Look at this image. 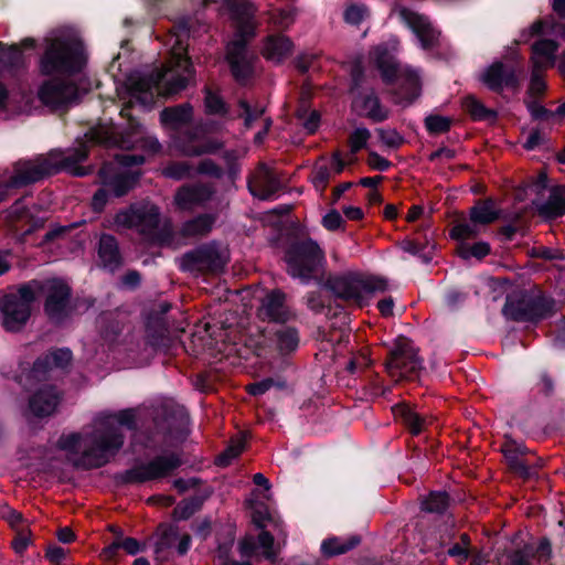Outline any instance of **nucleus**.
Returning <instances> with one entry per match:
<instances>
[{
	"label": "nucleus",
	"mask_w": 565,
	"mask_h": 565,
	"mask_svg": "<svg viewBox=\"0 0 565 565\" xmlns=\"http://www.w3.org/2000/svg\"><path fill=\"white\" fill-rule=\"evenodd\" d=\"M88 148L82 145L68 150L66 156L60 149L51 150L47 156L40 154L34 160H19L14 164V173L9 179L11 188H23L34 184L63 170H73L75 175L85 174L78 163L88 158Z\"/></svg>",
	"instance_id": "1"
},
{
	"label": "nucleus",
	"mask_w": 565,
	"mask_h": 565,
	"mask_svg": "<svg viewBox=\"0 0 565 565\" xmlns=\"http://www.w3.org/2000/svg\"><path fill=\"white\" fill-rule=\"evenodd\" d=\"M557 312L556 300L541 289H523L509 294L502 315L510 321L537 324Z\"/></svg>",
	"instance_id": "2"
},
{
	"label": "nucleus",
	"mask_w": 565,
	"mask_h": 565,
	"mask_svg": "<svg viewBox=\"0 0 565 565\" xmlns=\"http://www.w3.org/2000/svg\"><path fill=\"white\" fill-rule=\"evenodd\" d=\"M30 284L35 296H44L43 312L47 321L55 328L64 327L76 311L72 287L60 277L33 279Z\"/></svg>",
	"instance_id": "3"
},
{
	"label": "nucleus",
	"mask_w": 565,
	"mask_h": 565,
	"mask_svg": "<svg viewBox=\"0 0 565 565\" xmlns=\"http://www.w3.org/2000/svg\"><path fill=\"white\" fill-rule=\"evenodd\" d=\"M318 282L323 289L331 292L334 300H341L360 308L367 303V295L386 289L384 279L377 277L364 278L354 271L329 275L324 280L320 278Z\"/></svg>",
	"instance_id": "4"
},
{
	"label": "nucleus",
	"mask_w": 565,
	"mask_h": 565,
	"mask_svg": "<svg viewBox=\"0 0 565 565\" xmlns=\"http://www.w3.org/2000/svg\"><path fill=\"white\" fill-rule=\"evenodd\" d=\"M86 65L84 49L79 42L65 39H53L46 45L39 63L40 73L44 76H73Z\"/></svg>",
	"instance_id": "5"
},
{
	"label": "nucleus",
	"mask_w": 565,
	"mask_h": 565,
	"mask_svg": "<svg viewBox=\"0 0 565 565\" xmlns=\"http://www.w3.org/2000/svg\"><path fill=\"white\" fill-rule=\"evenodd\" d=\"M401 20L416 35L420 49L428 58L449 63L456 58V51L441 32L436 30L429 20L409 8L402 7L398 10Z\"/></svg>",
	"instance_id": "6"
},
{
	"label": "nucleus",
	"mask_w": 565,
	"mask_h": 565,
	"mask_svg": "<svg viewBox=\"0 0 565 565\" xmlns=\"http://www.w3.org/2000/svg\"><path fill=\"white\" fill-rule=\"evenodd\" d=\"M284 260L287 274L306 285L317 278L326 257L319 244L307 237L290 242L284 250Z\"/></svg>",
	"instance_id": "7"
},
{
	"label": "nucleus",
	"mask_w": 565,
	"mask_h": 565,
	"mask_svg": "<svg viewBox=\"0 0 565 565\" xmlns=\"http://www.w3.org/2000/svg\"><path fill=\"white\" fill-rule=\"evenodd\" d=\"M125 435L115 423L100 420V428L92 436V443L81 455L76 466L98 469L106 466L122 448Z\"/></svg>",
	"instance_id": "8"
},
{
	"label": "nucleus",
	"mask_w": 565,
	"mask_h": 565,
	"mask_svg": "<svg viewBox=\"0 0 565 565\" xmlns=\"http://www.w3.org/2000/svg\"><path fill=\"white\" fill-rule=\"evenodd\" d=\"M183 465L179 454L154 456L148 461H137L131 468L114 475L117 487L142 484L149 481L160 480L174 473Z\"/></svg>",
	"instance_id": "9"
},
{
	"label": "nucleus",
	"mask_w": 565,
	"mask_h": 565,
	"mask_svg": "<svg viewBox=\"0 0 565 565\" xmlns=\"http://www.w3.org/2000/svg\"><path fill=\"white\" fill-rule=\"evenodd\" d=\"M418 348L406 337H398L388 351L384 365L390 376L396 380L415 381L424 371V360Z\"/></svg>",
	"instance_id": "10"
},
{
	"label": "nucleus",
	"mask_w": 565,
	"mask_h": 565,
	"mask_svg": "<svg viewBox=\"0 0 565 565\" xmlns=\"http://www.w3.org/2000/svg\"><path fill=\"white\" fill-rule=\"evenodd\" d=\"M35 300L36 296L30 281L20 285L15 292L6 294L0 299L4 330L8 332L21 331L30 320L32 305Z\"/></svg>",
	"instance_id": "11"
},
{
	"label": "nucleus",
	"mask_w": 565,
	"mask_h": 565,
	"mask_svg": "<svg viewBox=\"0 0 565 565\" xmlns=\"http://www.w3.org/2000/svg\"><path fill=\"white\" fill-rule=\"evenodd\" d=\"M553 547L547 536L539 539L537 543L520 542L498 550L497 565H553Z\"/></svg>",
	"instance_id": "12"
},
{
	"label": "nucleus",
	"mask_w": 565,
	"mask_h": 565,
	"mask_svg": "<svg viewBox=\"0 0 565 565\" xmlns=\"http://www.w3.org/2000/svg\"><path fill=\"white\" fill-rule=\"evenodd\" d=\"M226 259L217 242L203 243L185 252L179 263V269L192 275H217L224 270Z\"/></svg>",
	"instance_id": "13"
},
{
	"label": "nucleus",
	"mask_w": 565,
	"mask_h": 565,
	"mask_svg": "<svg viewBox=\"0 0 565 565\" xmlns=\"http://www.w3.org/2000/svg\"><path fill=\"white\" fill-rule=\"evenodd\" d=\"M499 450L503 456L508 471L523 481L536 477L537 470L543 465L541 458L532 461L530 457L534 456V452L523 441H519L509 435L504 436Z\"/></svg>",
	"instance_id": "14"
},
{
	"label": "nucleus",
	"mask_w": 565,
	"mask_h": 565,
	"mask_svg": "<svg viewBox=\"0 0 565 565\" xmlns=\"http://www.w3.org/2000/svg\"><path fill=\"white\" fill-rule=\"evenodd\" d=\"M257 61L258 56L250 46H244L241 42L225 44V62L239 86H246L254 78Z\"/></svg>",
	"instance_id": "15"
},
{
	"label": "nucleus",
	"mask_w": 565,
	"mask_h": 565,
	"mask_svg": "<svg viewBox=\"0 0 565 565\" xmlns=\"http://www.w3.org/2000/svg\"><path fill=\"white\" fill-rule=\"evenodd\" d=\"M131 105L127 104L120 110V116L127 119V129L120 134L119 146L122 149L142 151L157 154L161 152L162 146L156 136L145 135L143 127L137 118L130 114Z\"/></svg>",
	"instance_id": "16"
},
{
	"label": "nucleus",
	"mask_w": 565,
	"mask_h": 565,
	"mask_svg": "<svg viewBox=\"0 0 565 565\" xmlns=\"http://www.w3.org/2000/svg\"><path fill=\"white\" fill-rule=\"evenodd\" d=\"M39 99L51 109L65 110L79 99L78 88L75 84L62 79H47L39 88Z\"/></svg>",
	"instance_id": "17"
},
{
	"label": "nucleus",
	"mask_w": 565,
	"mask_h": 565,
	"mask_svg": "<svg viewBox=\"0 0 565 565\" xmlns=\"http://www.w3.org/2000/svg\"><path fill=\"white\" fill-rule=\"evenodd\" d=\"M154 425L166 437L182 438L189 433L190 415L184 406L166 403L154 417Z\"/></svg>",
	"instance_id": "18"
},
{
	"label": "nucleus",
	"mask_w": 565,
	"mask_h": 565,
	"mask_svg": "<svg viewBox=\"0 0 565 565\" xmlns=\"http://www.w3.org/2000/svg\"><path fill=\"white\" fill-rule=\"evenodd\" d=\"M247 189L254 198L268 201L281 189V180L276 170L259 162L256 175L247 177Z\"/></svg>",
	"instance_id": "19"
},
{
	"label": "nucleus",
	"mask_w": 565,
	"mask_h": 565,
	"mask_svg": "<svg viewBox=\"0 0 565 565\" xmlns=\"http://www.w3.org/2000/svg\"><path fill=\"white\" fill-rule=\"evenodd\" d=\"M352 110L360 117H365L373 122H383L390 117V109L384 107L375 88L367 87L352 96Z\"/></svg>",
	"instance_id": "20"
},
{
	"label": "nucleus",
	"mask_w": 565,
	"mask_h": 565,
	"mask_svg": "<svg viewBox=\"0 0 565 565\" xmlns=\"http://www.w3.org/2000/svg\"><path fill=\"white\" fill-rule=\"evenodd\" d=\"M482 83L493 93H502L504 88L519 89L520 77L514 66H507L501 61L489 65L481 75Z\"/></svg>",
	"instance_id": "21"
},
{
	"label": "nucleus",
	"mask_w": 565,
	"mask_h": 565,
	"mask_svg": "<svg viewBox=\"0 0 565 565\" xmlns=\"http://www.w3.org/2000/svg\"><path fill=\"white\" fill-rule=\"evenodd\" d=\"M9 217L21 243L26 242L29 236L43 228L46 223V217L34 215L29 207L20 204V200L11 206Z\"/></svg>",
	"instance_id": "22"
},
{
	"label": "nucleus",
	"mask_w": 565,
	"mask_h": 565,
	"mask_svg": "<svg viewBox=\"0 0 565 565\" xmlns=\"http://www.w3.org/2000/svg\"><path fill=\"white\" fill-rule=\"evenodd\" d=\"M258 317L263 321L285 324L292 318V313L286 305V295L280 289L269 291L262 300Z\"/></svg>",
	"instance_id": "23"
},
{
	"label": "nucleus",
	"mask_w": 565,
	"mask_h": 565,
	"mask_svg": "<svg viewBox=\"0 0 565 565\" xmlns=\"http://www.w3.org/2000/svg\"><path fill=\"white\" fill-rule=\"evenodd\" d=\"M62 401V394L54 385H43L29 398V411L38 418L51 416Z\"/></svg>",
	"instance_id": "24"
},
{
	"label": "nucleus",
	"mask_w": 565,
	"mask_h": 565,
	"mask_svg": "<svg viewBox=\"0 0 565 565\" xmlns=\"http://www.w3.org/2000/svg\"><path fill=\"white\" fill-rule=\"evenodd\" d=\"M73 359V353L68 348H56L45 354L40 355L31 370L33 377L38 380L46 379L47 373L53 369H66Z\"/></svg>",
	"instance_id": "25"
},
{
	"label": "nucleus",
	"mask_w": 565,
	"mask_h": 565,
	"mask_svg": "<svg viewBox=\"0 0 565 565\" xmlns=\"http://www.w3.org/2000/svg\"><path fill=\"white\" fill-rule=\"evenodd\" d=\"M195 77V70L191 58L184 55H177L174 60V72L164 83L163 93L173 96L184 90L189 83Z\"/></svg>",
	"instance_id": "26"
},
{
	"label": "nucleus",
	"mask_w": 565,
	"mask_h": 565,
	"mask_svg": "<svg viewBox=\"0 0 565 565\" xmlns=\"http://www.w3.org/2000/svg\"><path fill=\"white\" fill-rule=\"evenodd\" d=\"M97 255L103 268L115 273L124 264V257L119 249L117 238L108 233H103L97 245Z\"/></svg>",
	"instance_id": "27"
},
{
	"label": "nucleus",
	"mask_w": 565,
	"mask_h": 565,
	"mask_svg": "<svg viewBox=\"0 0 565 565\" xmlns=\"http://www.w3.org/2000/svg\"><path fill=\"white\" fill-rule=\"evenodd\" d=\"M175 146L183 156L200 157L202 154L216 153L221 149L222 143L213 140L196 143V132L188 129L177 138Z\"/></svg>",
	"instance_id": "28"
},
{
	"label": "nucleus",
	"mask_w": 565,
	"mask_h": 565,
	"mask_svg": "<svg viewBox=\"0 0 565 565\" xmlns=\"http://www.w3.org/2000/svg\"><path fill=\"white\" fill-rule=\"evenodd\" d=\"M99 175L102 178L103 185L108 188V190L114 194V196L121 198L136 188L140 180L141 172L129 170L115 173L113 175H106L104 170L102 169Z\"/></svg>",
	"instance_id": "29"
},
{
	"label": "nucleus",
	"mask_w": 565,
	"mask_h": 565,
	"mask_svg": "<svg viewBox=\"0 0 565 565\" xmlns=\"http://www.w3.org/2000/svg\"><path fill=\"white\" fill-rule=\"evenodd\" d=\"M214 191L206 184L182 185L174 195V202L181 210L203 204L212 199Z\"/></svg>",
	"instance_id": "30"
},
{
	"label": "nucleus",
	"mask_w": 565,
	"mask_h": 565,
	"mask_svg": "<svg viewBox=\"0 0 565 565\" xmlns=\"http://www.w3.org/2000/svg\"><path fill=\"white\" fill-rule=\"evenodd\" d=\"M146 342L154 350H168L170 348V335L167 320H162L156 315H147Z\"/></svg>",
	"instance_id": "31"
},
{
	"label": "nucleus",
	"mask_w": 565,
	"mask_h": 565,
	"mask_svg": "<svg viewBox=\"0 0 565 565\" xmlns=\"http://www.w3.org/2000/svg\"><path fill=\"white\" fill-rule=\"evenodd\" d=\"M192 120L193 106L190 103L164 107L160 111L161 125L171 130H179L180 128L191 124Z\"/></svg>",
	"instance_id": "32"
},
{
	"label": "nucleus",
	"mask_w": 565,
	"mask_h": 565,
	"mask_svg": "<svg viewBox=\"0 0 565 565\" xmlns=\"http://www.w3.org/2000/svg\"><path fill=\"white\" fill-rule=\"evenodd\" d=\"M374 64L380 72L384 84L393 85L399 72V65L395 56L385 45H377L374 50Z\"/></svg>",
	"instance_id": "33"
},
{
	"label": "nucleus",
	"mask_w": 565,
	"mask_h": 565,
	"mask_svg": "<svg viewBox=\"0 0 565 565\" xmlns=\"http://www.w3.org/2000/svg\"><path fill=\"white\" fill-rule=\"evenodd\" d=\"M217 220L214 213H201L182 223L179 234L182 238H199L211 233Z\"/></svg>",
	"instance_id": "34"
},
{
	"label": "nucleus",
	"mask_w": 565,
	"mask_h": 565,
	"mask_svg": "<svg viewBox=\"0 0 565 565\" xmlns=\"http://www.w3.org/2000/svg\"><path fill=\"white\" fill-rule=\"evenodd\" d=\"M537 214L545 221L565 215V185H553L547 201L536 206Z\"/></svg>",
	"instance_id": "35"
},
{
	"label": "nucleus",
	"mask_w": 565,
	"mask_h": 565,
	"mask_svg": "<svg viewBox=\"0 0 565 565\" xmlns=\"http://www.w3.org/2000/svg\"><path fill=\"white\" fill-rule=\"evenodd\" d=\"M292 49L294 43L289 38L273 34L266 38L262 54L267 61L279 64L292 53Z\"/></svg>",
	"instance_id": "36"
},
{
	"label": "nucleus",
	"mask_w": 565,
	"mask_h": 565,
	"mask_svg": "<svg viewBox=\"0 0 565 565\" xmlns=\"http://www.w3.org/2000/svg\"><path fill=\"white\" fill-rule=\"evenodd\" d=\"M422 93V83L419 75L413 71L404 72L399 85L395 90L396 102L412 104Z\"/></svg>",
	"instance_id": "37"
},
{
	"label": "nucleus",
	"mask_w": 565,
	"mask_h": 565,
	"mask_svg": "<svg viewBox=\"0 0 565 565\" xmlns=\"http://www.w3.org/2000/svg\"><path fill=\"white\" fill-rule=\"evenodd\" d=\"M392 412L397 420L412 434L418 436L424 430L426 419L405 403L395 404Z\"/></svg>",
	"instance_id": "38"
},
{
	"label": "nucleus",
	"mask_w": 565,
	"mask_h": 565,
	"mask_svg": "<svg viewBox=\"0 0 565 565\" xmlns=\"http://www.w3.org/2000/svg\"><path fill=\"white\" fill-rule=\"evenodd\" d=\"M0 66L11 74L25 68L24 55L18 44L0 42Z\"/></svg>",
	"instance_id": "39"
},
{
	"label": "nucleus",
	"mask_w": 565,
	"mask_h": 565,
	"mask_svg": "<svg viewBox=\"0 0 565 565\" xmlns=\"http://www.w3.org/2000/svg\"><path fill=\"white\" fill-rule=\"evenodd\" d=\"M360 542L361 539L359 535H352L348 539L331 536L322 541L320 551L326 558H331L355 548Z\"/></svg>",
	"instance_id": "40"
},
{
	"label": "nucleus",
	"mask_w": 565,
	"mask_h": 565,
	"mask_svg": "<svg viewBox=\"0 0 565 565\" xmlns=\"http://www.w3.org/2000/svg\"><path fill=\"white\" fill-rule=\"evenodd\" d=\"M275 339L280 355H289L299 348L300 334L296 327L282 324L275 331Z\"/></svg>",
	"instance_id": "41"
},
{
	"label": "nucleus",
	"mask_w": 565,
	"mask_h": 565,
	"mask_svg": "<svg viewBox=\"0 0 565 565\" xmlns=\"http://www.w3.org/2000/svg\"><path fill=\"white\" fill-rule=\"evenodd\" d=\"M207 494H194L182 499L172 510L171 518L174 522L188 521L195 513L201 511Z\"/></svg>",
	"instance_id": "42"
},
{
	"label": "nucleus",
	"mask_w": 565,
	"mask_h": 565,
	"mask_svg": "<svg viewBox=\"0 0 565 565\" xmlns=\"http://www.w3.org/2000/svg\"><path fill=\"white\" fill-rule=\"evenodd\" d=\"M305 301L308 309L316 315L326 313L327 317L335 318L343 310V307L339 305L333 310L330 297L324 296L321 290L308 291Z\"/></svg>",
	"instance_id": "43"
},
{
	"label": "nucleus",
	"mask_w": 565,
	"mask_h": 565,
	"mask_svg": "<svg viewBox=\"0 0 565 565\" xmlns=\"http://www.w3.org/2000/svg\"><path fill=\"white\" fill-rule=\"evenodd\" d=\"M119 534H121L120 531ZM145 548L146 545L139 542L137 539L130 536L124 537L122 535H119L104 548V554L107 557L113 558L118 555L120 550H124L129 555H137L143 552Z\"/></svg>",
	"instance_id": "44"
},
{
	"label": "nucleus",
	"mask_w": 565,
	"mask_h": 565,
	"mask_svg": "<svg viewBox=\"0 0 565 565\" xmlns=\"http://www.w3.org/2000/svg\"><path fill=\"white\" fill-rule=\"evenodd\" d=\"M450 495L446 491H430L420 502V509L427 513L443 515L450 505Z\"/></svg>",
	"instance_id": "45"
},
{
	"label": "nucleus",
	"mask_w": 565,
	"mask_h": 565,
	"mask_svg": "<svg viewBox=\"0 0 565 565\" xmlns=\"http://www.w3.org/2000/svg\"><path fill=\"white\" fill-rule=\"evenodd\" d=\"M469 217L475 225H489L498 220L499 212L491 200L479 201L470 209Z\"/></svg>",
	"instance_id": "46"
},
{
	"label": "nucleus",
	"mask_w": 565,
	"mask_h": 565,
	"mask_svg": "<svg viewBox=\"0 0 565 565\" xmlns=\"http://www.w3.org/2000/svg\"><path fill=\"white\" fill-rule=\"evenodd\" d=\"M463 107L475 121L495 120L498 118L497 110L486 107L482 102L472 95L463 99Z\"/></svg>",
	"instance_id": "47"
},
{
	"label": "nucleus",
	"mask_w": 565,
	"mask_h": 565,
	"mask_svg": "<svg viewBox=\"0 0 565 565\" xmlns=\"http://www.w3.org/2000/svg\"><path fill=\"white\" fill-rule=\"evenodd\" d=\"M122 331L121 322L113 313H104L99 321V332L107 342H114Z\"/></svg>",
	"instance_id": "48"
},
{
	"label": "nucleus",
	"mask_w": 565,
	"mask_h": 565,
	"mask_svg": "<svg viewBox=\"0 0 565 565\" xmlns=\"http://www.w3.org/2000/svg\"><path fill=\"white\" fill-rule=\"evenodd\" d=\"M160 224V211L156 205L137 206L136 226L147 230H158Z\"/></svg>",
	"instance_id": "49"
},
{
	"label": "nucleus",
	"mask_w": 565,
	"mask_h": 565,
	"mask_svg": "<svg viewBox=\"0 0 565 565\" xmlns=\"http://www.w3.org/2000/svg\"><path fill=\"white\" fill-rule=\"evenodd\" d=\"M491 253V246L489 243L480 241L475 244L461 242L458 244L457 254L462 259H469L471 257L481 260Z\"/></svg>",
	"instance_id": "50"
},
{
	"label": "nucleus",
	"mask_w": 565,
	"mask_h": 565,
	"mask_svg": "<svg viewBox=\"0 0 565 565\" xmlns=\"http://www.w3.org/2000/svg\"><path fill=\"white\" fill-rule=\"evenodd\" d=\"M234 22V35L228 42H241L244 46H250V42L256 36V23L254 19L238 20Z\"/></svg>",
	"instance_id": "51"
},
{
	"label": "nucleus",
	"mask_w": 565,
	"mask_h": 565,
	"mask_svg": "<svg viewBox=\"0 0 565 565\" xmlns=\"http://www.w3.org/2000/svg\"><path fill=\"white\" fill-rule=\"evenodd\" d=\"M226 7L234 21L255 18L256 8L248 0H226Z\"/></svg>",
	"instance_id": "52"
},
{
	"label": "nucleus",
	"mask_w": 565,
	"mask_h": 565,
	"mask_svg": "<svg viewBox=\"0 0 565 565\" xmlns=\"http://www.w3.org/2000/svg\"><path fill=\"white\" fill-rule=\"evenodd\" d=\"M204 107L207 115L225 116L228 113V107L220 94L209 87L204 88Z\"/></svg>",
	"instance_id": "53"
},
{
	"label": "nucleus",
	"mask_w": 565,
	"mask_h": 565,
	"mask_svg": "<svg viewBox=\"0 0 565 565\" xmlns=\"http://www.w3.org/2000/svg\"><path fill=\"white\" fill-rule=\"evenodd\" d=\"M245 447L246 441L243 438L231 440L225 450L216 457L215 465L223 468L228 467L234 459L241 456Z\"/></svg>",
	"instance_id": "54"
},
{
	"label": "nucleus",
	"mask_w": 565,
	"mask_h": 565,
	"mask_svg": "<svg viewBox=\"0 0 565 565\" xmlns=\"http://www.w3.org/2000/svg\"><path fill=\"white\" fill-rule=\"evenodd\" d=\"M239 108L238 117L244 119V126L246 129L252 128L253 124L260 118L266 108L263 106L253 107L246 99L241 98L237 103Z\"/></svg>",
	"instance_id": "55"
},
{
	"label": "nucleus",
	"mask_w": 565,
	"mask_h": 565,
	"mask_svg": "<svg viewBox=\"0 0 565 565\" xmlns=\"http://www.w3.org/2000/svg\"><path fill=\"white\" fill-rule=\"evenodd\" d=\"M102 420H107L109 423H114V420H116L119 426L125 427L130 431H136L138 429L136 413L132 408H126L118 413L109 414Z\"/></svg>",
	"instance_id": "56"
},
{
	"label": "nucleus",
	"mask_w": 565,
	"mask_h": 565,
	"mask_svg": "<svg viewBox=\"0 0 565 565\" xmlns=\"http://www.w3.org/2000/svg\"><path fill=\"white\" fill-rule=\"evenodd\" d=\"M424 124L429 135H440L450 130L452 118L431 114L425 118Z\"/></svg>",
	"instance_id": "57"
},
{
	"label": "nucleus",
	"mask_w": 565,
	"mask_h": 565,
	"mask_svg": "<svg viewBox=\"0 0 565 565\" xmlns=\"http://www.w3.org/2000/svg\"><path fill=\"white\" fill-rule=\"evenodd\" d=\"M479 235V230L473 223L467 221L458 222L449 231L451 239L457 241L459 244L466 239L476 238Z\"/></svg>",
	"instance_id": "58"
},
{
	"label": "nucleus",
	"mask_w": 565,
	"mask_h": 565,
	"mask_svg": "<svg viewBox=\"0 0 565 565\" xmlns=\"http://www.w3.org/2000/svg\"><path fill=\"white\" fill-rule=\"evenodd\" d=\"M558 49V43L552 39H540L535 41L532 45V54L535 56H541L551 62V64L555 61V52Z\"/></svg>",
	"instance_id": "59"
},
{
	"label": "nucleus",
	"mask_w": 565,
	"mask_h": 565,
	"mask_svg": "<svg viewBox=\"0 0 565 565\" xmlns=\"http://www.w3.org/2000/svg\"><path fill=\"white\" fill-rule=\"evenodd\" d=\"M192 166L186 161H172L167 164L162 171L163 175L177 181L191 175Z\"/></svg>",
	"instance_id": "60"
},
{
	"label": "nucleus",
	"mask_w": 565,
	"mask_h": 565,
	"mask_svg": "<svg viewBox=\"0 0 565 565\" xmlns=\"http://www.w3.org/2000/svg\"><path fill=\"white\" fill-rule=\"evenodd\" d=\"M79 224L81 223H73L70 225H55L51 227L42 237L38 246L43 248L57 239L64 238L66 234L76 228Z\"/></svg>",
	"instance_id": "61"
},
{
	"label": "nucleus",
	"mask_w": 565,
	"mask_h": 565,
	"mask_svg": "<svg viewBox=\"0 0 565 565\" xmlns=\"http://www.w3.org/2000/svg\"><path fill=\"white\" fill-rule=\"evenodd\" d=\"M379 140L391 149H398L405 143V138L396 129L376 128Z\"/></svg>",
	"instance_id": "62"
},
{
	"label": "nucleus",
	"mask_w": 565,
	"mask_h": 565,
	"mask_svg": "<svg viewBox=\"0 0 565 565\" xmlns=\"http://www.w3.org/2000/svg\"><path fill=\"white\" fill-rule=\"evenodd\" d=\"M227 171V179L234 183L241 175L242 167L238 163V153L236 150H225L222 156Z\"/></svg>",
	"instance_id": "63"
},
{
	"label": "nucleus",
	"mask_w": 565,
	"mask_h": 565,
	"mask_svg": "<svg viewBox=\"0 0 565 565\" xmlns=\"http://www.w3.org/2000/svg\"><path fill=\"white\" fill-rule=\"evenodd\" d=\"M371 137V132L365 127H360L353 130L349 137V146L352 154L358 153L360 150L366 147L367 141Z\"/></svg>",
	"instance_id": "64"
}]
</instances>
